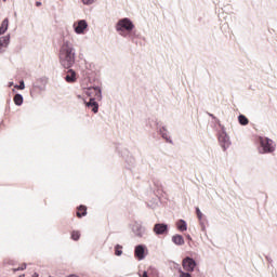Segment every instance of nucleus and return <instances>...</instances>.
I'll list each match as a JSON object with an SVG mask.
<instances>
[{
  "instance_id": "obj_18",
  "label": "nucleus",
  "mask_w": 277,
  "mask_h": 277,
  "mask_svg": "<svg viewBox=\"0 0 277 277\" xmlns=\"http://www.w3.org/2000/svg\"><path fill=\"white\" fill-rule=\"evenodd\" d=\"M10 29V18L5 17L0 24V36H4Z\"/></svg>"
},
{
  "instance_id": "obj_6",
  "label": "nucleus",
  "mask_w": 277,
  "mask_h": 277,
  "mask_svg": "<svg viewBox=\"0 0 277 277\" xmlns=\"http://www.w3.org/2000/svg\"><path fill=\"white\" fill-rule=\"evenodd\" d=\"M117 153H118V155H120V157H122V159H124V161L127 163V170H131V168H133V166H135V158L131 155V151H129V149L123 148V149L119 150L117 148Z\"/></svg>"
},
{
  "instance_id": "obj_1",
  "label": "nucleus",
  "mask_w": 277,
  "mask_h": 277,
  "mask_svg": "<svg viewBox=\"0 0 277 277\" xmlns=\"http://www.w3.org/2000/svg\"><path fill=\"white\" fill-rule=\"evenodd\" d=\"M58 60L61 66L67 69V74L65 76V81L67 83H75L77 81V72L72 67L75 66V62L77 60V53L75 52V47L72 43L66 39H63V43L60 49Z\"/></svg>"
},
{
  "instance_id": "obj_38",
  "label": "nucleus",
  "mask_w": 277,
  "mask_h": 277,
  "mask_svg": "<svg viewBox=\"0 0 277 277\" xmlns=\"http://www.w3.org/2000/svg\"><path fill=\"white\" fill-rule=\"evenodd\" d=\"M175 267L177 268V271H179V267H181V265H179V264H175Z\"/></svg>"
},
{
  "instance_id": "obj_10",
  "label": "nucleus",
  "mask_w": 277,
  "mask_h": 277,
  "mask_svg": "<svg viewBox=\"0 0 277 277\" xmlns=\"http://www.w3.org/2000/svg\"><path fill=\"white\" fill-rule=\"evenodd\" d=\"M47 77H42L36 80V82L32 84V88L30 89V94H34V92H36L37 90H39V92H44V90H47Z\"/></svg>"
},
{
  "instance_id": "obj_26",
  "label": "nucleus",
  "mask_w": 277,
  "mask_h": 277,
  "mask_svg": "<svg viewBox=\"0 0 277 277\" xmlns=\"http://www.w3.org/2000/svg\"><path fill=\"white\" fill-rule=\"evenodd\" d=\"M122 248L123 247L120 243L115 245V247H114L115 256H120L122 254Z\"/></svg>"
},
{
  "instance_id": "obj_40",
  "label": "nucleus",
  "mask_w": 277,
  "mask_h": 277,
  "mask_svg": "<svg viewBox=\"0 0 277 277\" xmlns=\"http://www.w3.org/2000/svg\"><path fill=\"white\" fill-rule=\"evenodd\" d=\"M18 277H25V275L23 274V275H19Z\"/></svg>"
},
{
  "instance_id": "obj_7",
  "label": "nucleus",
  "mask_w": 277,
  "mask_h": 277,
  "mask_svg": "<svg viewBox=\"0 0 277 277\" xmlns=\"http://www.w3.org/2000/svg\"><path fill=\"white\" fill-rule=\"evenodd\" d=\"M148 256V247L144 243L136 245L134 247V259L136 261H144Z\"/></svg>"
},
{
  "instance_id": "obj_21",
  "label": "nucleus",
  "mask_w": 277,
  "mask_h": 277,
  "mask_svg": "<svg viewBox=\"0 0 277 277\" xmlns=\"http://www.w3.org/2000/svg\"><path fill=\"white\" fill-rule=\"evenodd\" d=\"M154 186L156 187L154 190L156 195L160 196L163 194V184L159 180H154Z\"/></svg>"
},
{
  "instance_id": "obj_13",
  "label": "nucleus",
  "mask_w": 277,
  "mask_h": 277,
  "mask_svg": "<svg viewBox=\"0 0 277 277\" xmlns=\"http://www.w3.org/2000/svg\"><path fill=\"white\" fill-rule=\"evenodd\" d=\"M83 105L85 106L87 109H91L94 114H98V102L95 100V97H90L89 102L85 101V98H82Z\"/></svg>"
},
{
  "instance_id": "obj_31",
  "label": "nucleus",
  "mask_w": 277,
  "mask_h": 277,
  "mask_svg": "<svg viewBox=\"0 0 277 277\" xmlns=\"http://www.w3.org/2000/svg\"><path fill=\"white\" fill-rule=\"evenodd\" d=\"M208 116L210 118H212V120H215L216 124H217V120H220L217 117H215V115L211 114V113H208Z\"/></svg>"
},
{
  "instance_id": "obj_29",
  "label": "nucleus",
  "mask_w": 277,
  "mask_h": 277,
  "mask_svg": "<svg viewBox=\"0 0 277 277\" xmlns=\"http://www.w3.org/2000/svg\"><path fill=\"white\" fill-rule=\"evenodd\" d=\"M83 5H92V3H94L95 0H81Z\"/></svg>"
},
{
  "instance_id": "obj_37",
  "label": "nucleus",
  "mask_w": 277,
  "mask_h": 277,
  "mask_svg": "<svg viewBox=\"0 0 277 277\" xmlns=\"http://www.w3.org/2000/svg\"><path fill=\"white\" fill-rule=\"evenodd\" d=\"M14 85V82H9V88H12Z\"/></svg>"
},
{
  "instance_id": "obj_4",
  "label": "nucleus",
  "mask_w": 277,
  "mask_h": 277,
  "mask_svg": "<svg viewBox=\"0 0 277 277\" xmlns=\"http://www.w3.org/2000/svg\"><path fill=\"white\" fill-rule=\"evenodd\" d=\"M217 126L221 129L217 132L219 144H220L222 150H224V153H226V150H228V148H230V145L233 144V142H230V136L226 132V127H224V124H222V122L220 120H217Z\"/></svg>"
},
{
  "instance_id": "obj_39",
  "label": "nucleus",
  "mask_w": 277,
  "mask_h": 277,
  "mask_svg": "<svg viewBox=\"0 0 277 277\" xmlns=\"http://www.w3.org/2000/svg\"><path fill=\"white\" fill-rule=\"evenodd\" d=\"M77 97H78V98H82V100H83V96H81V95H77Z\"/></svg>"
},
{
  "instance_id": "obj_5",
  "label": "nucleus",
  "mask_w": 277,
  "mask_h": 277,
  "mask_svg": "<svg viewBox=\"0 0 277 277\" xmlns=\"http://www.w3.org/2000/svg\"><path fill=\"white\" fill-rule=\"evenodd\" d=\"M84 94L89 98H95V101H103V88L96 84H91L88 88H84Z\"/></svg>"
},
{
  "instance_id": "obj_14",
  "label": "nucleus",
  "mask_w": 277,
  "mask_h": 277,
  "mask_svg": "<svg viewBox=\"0 0 277 277\" xmlns=\"http://www.w3.org/2000/svg\"><path fill=\"white\" fill-rule=\"evenodd\" d=\"M195 213L197 215V220H199L202 233H207V225L205 224V222H207V216L202 213L199 207H195Z\"/></svg>"
},
{
  "instance_id": "obj_24",
  "label": "nucleus",
  "mask_w": 277,
  "mask_h": 277,
  "mask_svg": "<svg viewBox=\"0 0 277 277\" xmlns=\"http://www.w3.org/2000/svg\"><path fill=\"white\" fill-rule=\"evenodd\" d=\"M70 239H72V241H79V239H81V232L72 230L70 234Z\"/></svg>"
},
{
  "instance_id": "obj_34",
  "label": "nucleus",
  "mask_w": 277,
  "mask_h": 277,
  "mask_svg": "<svg viewBox=\"0 0 277 277\" xmlns=\"http://www.w3.org/2000/svg\"><path fill=\"white\" fill-rule=\"evenodd\" d=\"M35 5H36V8H40V6H42V2L41 1H36Z\"/></svg>"
},
{
  "instance_id": "obj_28",
  "label": "nucleus",
  "mask_w": 277,
  "mask_h": 277,
  "mask_svg": "<svg viewBox=\"0 0 277 277\" xmlns=\"http://www.w3.org/2000/svg\"><path fill=\"white\" fill-rule=\"evenodd\" d=\"M14 88H17V90H25V80H21L19 84H15Z\"/></svg>"
},
{
  "instance_id": "obj_2",
  "label": "nucleus",
  "mask_w": 277,
  "mask_h": 277,
  "mask_svg": "<svg viewBox=\"0 0 277 277\" xmlns=\"http://www.w3.org/2000/svg\"><path fill=\"white\" fill-rule=\"evenodd\" d=\"M115 29L119 32V36L122 38H129L132 42L137 43V30H135V24H133L132 19L129 17H123L116 23Z\"/></svg>"
},
{
  "instance_id": "obj_42",
  "label": "nucleus",
  "mask_w": 277,
  "mask_h": 277,
  "mask_svg": "<svg viewBox=\"0 0 277 277\" xmlns=\"http://www.w3.org/2000/svg\"><path fill=\"white\" fill-rule=\"evenodd\" d=\"M260 259H261V260H263V256H262V255H260Z\"/></svg>"
},
{
  "instance_id": "obj_32",
  "label": "nucleus",
  "mask_w": 277,
  "mask_h": 277,
  "mask_svg": "<svg viewBox=\"0 0 277 277\" xmlns=\"http://www.w3.org/2000/svg\"><path fill=\"white\" fill-rule=\"evenodd\" d=\"M266 261L272 265L274 263V260L269 255H265Z\"/></svg>"
},
{
  "instance_id": "obj_8",
  "label": "nucleus",
  "mask_w": 277,
  "mask_h": 277,
  "mask_svg": "<svg viewBox=\"0 0 277 277\" xmlns=\"http://www.w3.org/2000/svg\"><path fill=\"white\" fill-rule=\"evenodd\" d=\"M156 129L159 133V135L167 142V144H174V141H172V137L168 136V128L166 126H161L159 121H156Z\"/></svg>"
},
{
  "instance_id": "obj_41",
  "label": "nucleus",
  "mask_w": 277,
  "mask_h": 277,
  "mask_svg": "<svg viewBox=\"0 0 277 277\" xmlns=\"http://www.w3.org/2000/svg\"><path fill=\"white\" fill-rule=\"evenodd\" d=\"M12 91H13V92H16V89H13Z\"/></svg>"
},
{
  "instance_id": "obj_16",
  "label": "nucleus",
  "mask_w": 277,
  "mask_h": 277,
  "mask_svg": "<svg viewBox=\"0 0 277 277\" xmlns=\"http://www.w3.org/2000/svg\"><path fill=\"white\" fill-rule=\"evenodd\" d=\"M175 228L180 233H185L187 230V221L180 219L175 222Z\"/></svg>"
},
{
  "instance_id": "obj_11",
  "label": "nucleus",
  "mask_w": 277,
  "mask_h": 277,
  "mask_svg": "<svg viewBox=\"0 0 277 277\" xmlns=\"http://www.w3.org/2000/svg\"><path fill=\"white\" fill-rule=\"evenodd\" d=\"M153 230L157 237H159V235H168V233H170V225L168 223H156Z\"/></svg>"
},
{
  "instance_id": "obj_20",
  "label": "nucleus",
  "mask_w": 277,
  "mask_h": 277,
  "mask_svg": "<svg viewBox=\"0 0 277 277\" xmlns=\"http://www.w3.org/2000/svg\"><path fill=\"white\" fill-rule=\"evenodd\" d=\"M13 102L16 107H21L23 103H25V97H23V94L16 93L13 97Z\"/></svg>"
},
{
  "instance_id": "obj_25",
  "label": "nucleus",
  "mask_w": 277,
  "mask_h": 277,
  "mask_svg": "<svg viewBox=\"0 0 277 277\" xmlns=\"http://www.w3.org/2000/svg\"><path fill=\"white\" fill-rule=\"evenodd\" d=\"M144 272H146L147 275L149 274V276H159V271H157V268L154 266H149L148 269Z\"/></svg>"
},
{
  "instance_id": "obj_9",
  "label": "nucleus",
  "mask_w": 277,
  "mask_h": 277,
  "mask_svg": "<svg viewBox=\"0 0 277 277\" xmlns=\"http://www.w3.org/2000/svg\"><path fill=\"white\" fill-rule=\"evenodd\" d=\"M182 265L185 272H194L198 267V262L192 256H186L183 259Z\"/></svg>"
},
{
  "instance_id": "obj_33",
  "label": "nucleus",
  "mask_w": 277,
  "mask_h": 277,
  "mask_svg": "<svg viewBox=\"0 0 277 277\" xmlns=\"http://www.w3.org/2000/svg\"><path fill=\"white\" fill-rule=\"evenodd\" d=\"M2 53H5V47L0 44V55H2Z\"/></svg>"
},
{
  "instance_id": "obj_12",
  "label": "nucleus",
  "mask_w": 277,
  "mask_h": 277,
  "mask_svg": "<svg viewBox=\"0 0 277 277\" xmlns=\"http://www.w3.org/2000/svg\"><path fill=\"white\" fill-rule=\"evenodd\" d=\"M87 29H88V21L80 19V21L74 23V31L78 36L85 34Z\"/></svg>"
},
{
  "instance_id": "obj_17",
  "label": "nucleus",
  "mask_w": 277,
  "mask_h": 277,
  "mask_svg": "<svg viewBox=\"0 0 277 277\" xmlns=\"http://www.w3.org/2000/svg\"><path fill=\"white\" fill-rule=\"evenodd\" d=\"M171 240L174 246H185V238L181 234H174Z\"/></svg>"
},
{
  "instance_id": "obj_30",
  "label": "nucleus",
  "mask_w": 277,
  "mask_h": 277,
  "mask_svg": "<svg viewBox=\"0 0 277 277\" xmlns=\"http://www.w3.org/2000/svg\"><path fill=\"white\" fill-rule=\"evenodd\" d=\"M27 269V263H23L21 267L17 268V272H25Z\"/></svg>"
},
{
  "instance_id": "obj_22",
  "label": "nucleus",
  "mask_w": 277,
  "mask_h": 277,
  "mask_svg": "<svg viewBox=\"0 0 277 277\" xmlns=\"http://www.w3.org/2000/svg\"><path fill=\"white\" fill-rule=\"evenodd\" d=\"M77 216L78 217H85L88 215V207L84 205L78 206Z\"/></svg>"
},
{
  "instance_id": "obj_19",
  "label": "nucleus",
  "mask_w": 277,
  "mask_h": 277,
  "mask_svg": "<svg viewBox=\"0 0 277 277\" xmlns=\"http://www.w3.org/2000/svg\"><path fill=\"white\" fill-rule=\"evenodd\" d=\"M12 40V36L10 34L5 36L0 37V45L4 47V49H8L10 47V41Z\"/></svg>"
},
{
  "instance_id": "obj_15",
  "label": "nucleus",
  "mask_w": 277,
  "mask_h": 277,
  "mask_svg": "<svg viewBox=\"0 0 277 277\" xmlns=\"http://www.w3.org/2000/svg\"><path fill=\"white\" fill-rule=\"evenodd\" d=\"M132 232L134 233L135 237L142 238L146 233V227H143L142 223L135 221L134 224H132Z\"/></svg>"
},
{
  "instance_id": "obj_43",
  "label": "nucleus",
  "mask_w": 277,
  "mask_h": 277,
  "mask_svg": "<svg viewBox=\"0 0 277 277\" xmlns=\"http://www.w3.org/2000/svg\"><path fill=\"white\" fill-rule=\"evenodd\" d=\"M3 2L8 1V0H2Z\"/></svg>"
},
{
  "instance_id": "obj_36",
  "label": "nucleus",
  "mask_w": 277,
  "mask_h": 277,
  "mask_svg": "<svg viewBox=\"0 0 277 277\" xmlns=\"http://www.w3.org/2000/svg\"><path fill=\"white\" fill-rule=\"evenodd\" d=\"M32 277H40V274L34 273V274H32Z\"/></svg>"
},
{
  "instance_id": "obj_35",
  "label": "nucleus",
  "mask_w": 277,
  "mask_h": 277,
  "mask_svg": "<svg viewBox=\"0 0 277 277\" xmlns=\"http://www.w3.org/2000/svg\"><path fill=\"white\" fill-rule=\"evenodd\" d=\"M185 237H186L187 241H192V235L187 234V235H185Z\"/></svg>"
},
{
  "instance_id": "obj_3",
  "label": "nucleus",
  "mask_w": 277,
  "mask_h": 277,
  "mask_svg": "<svg viewBox=\"0 0 277 277\" xmlns=\"http://www.w3.org/2000/svg\"><path fill=\"white\" fill-rule=\"evenodd\" d=\"M256 144L260 155H272V153H276V142L267 136H258Z\"/></svg>"
},
{
  "instance_id": "obj_23",
  "label": "nucleus",
  "mask_w": 277,
  "mask_h": 277,
  "mask_svg": "<svg viewBox=\"0 0 277 277\" xmlns=\"http://www.w3.org/2000/svg\"><path fill=\"white\" fill-rule=\"evenodd\" d=\"M238 123L241 127H248V124H250V119H248V117H246V115L240 114V115H238Z\"/></svg>"
},
{
  "instance_id": "obj_27",
  "label": "nucleus",
  "mask_w": 277,
  "mask_h": 277,
  "mask_svg": "<svg viewBox=\"0 0 277 277\" xmlns=\"http://www.w3.org/2000/svg\"><path fill=\"white\" fill-rule=\"evenodd\" d=\"M177 272L180 274V277H192V273H189V271L185 272L183 271V268L179 267Z\"/></svg>"
}]
</instances>
